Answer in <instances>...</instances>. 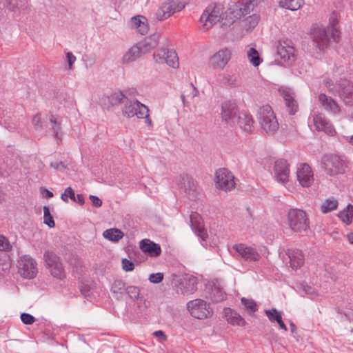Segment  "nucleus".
Masks as SVG:
<instances>
[{"instance_id": "obj_1", "label": "nucleus", "mask_w": 353, "mask_h": 353, "mask_svg": "<svg viewBox=\"0 0 353 353\" xmlns=\"http://www.w3.org/2000/svg\"><path fill=\"white\" fill-rule=\"evenodd\" d=\"M339 38V21L334 17H330V25L327 28L317 27L312 31V41L320 50H323L327 47L330 39L338 42Z\"/></svg>"}, {"instance_id": "obj_2", "label": "nucleus", "mask_w": 353, "mask_h": 353, "mask_svg": "<svg viewBox=\"0 0 353 353\" xmlns=\"http://www.w3.org/2000/svg\"><path fill=\"white\" fill-rule=\"evenodd\" d=\"M103 103L108 108H119V105L123 104L125 110H141V108L150 110L145 105L137 99H128L121 91L114 92L104 97Z\"/></svg>"}, {"instance_id": "obj_3", "label": "nucleus", "mask_w": 353, "mask_h": 353, "mask_svg": "<svg viewBox=\"0 0 353 353\" xmlns=\"http://www.w3.org/2000/svg\"><path fill=\"white\" fill-rule=\"evenodd\" d=\"M321 167L325 173L330 176L343 174L347 168V163L343 157L326 154L321 158Z\"/></svg>"}, {"instance_id": "obj_4", "label": "nucleus", "mask_w": 353, "mask_h": 353, "mask_svg": "<svg viewBox=\"0 0 353 353\" xmlns=\"http://www.w3.org/2000/svg\"><path fill=\"white\" fill-rule=\"evenodd\" d=\"M172 285L177 294L190 295L197 290V279L193 275H172Z\"/></svg>"}, {"instance_id": "obj_5", "label": "nucleus", "mask_w": 353, "mask_h": 353, "mask_svg": "<svg viewBox=\"0 0 353 353\" xmlns=\"http://www.w3.org/2000/svg\"><path fill=\"white\" fill-rule=\"evenodd\" d=\"M288 223L294 232L302 233L310 228V221L306 213L300 209H290L288 213Z\"/></svg>"}, {"instance_id": "obj_6", "label": "nucleus", "mask_w": 353, "mask_h": 353, "mask_svg": "<svg viewBox=\"0 0 353 353\" xmlns=\"http://www.w3.org/2000/svg\"><path fill=\"white\" fill-rule=\"evenodd\" d=\"M253 8L254 5L250 0L239 1L229 8L225 12V19L230 24H232L236 20L250 14Z\"/></svg>"}, {"instance_id": "obj_7", "label": "nucleus", "mask_w": 353, "mask_h": 353, "mask_svg": "<svg viewBox=\"0 0 353 353\" xmlns=\"http://www.w3.org/2000/svg\"><path fill=\"white\" fill-rule=\"evenodd\" d=\"M157 46V41L152 40L151 38L146 39L143 43L132 46L128 50L125 52L122 58V63L128 64L136 61L140 57L143 50L148 51L152 48H154Z\"/></svg>"}, {"instance_id": "obj_8", "label": "nucleus", "mask_w": 353, "mask_h": 353, "mask_svg": "<svg viewBox=\"0 0 353 353\" xmlns=\"http://www.w3.org/2000/svg\"><path fill=\"white\" fill-rule=\"evenodd\" d=\"M47 268L51 275L58 279L65 278V272L60 258L53 252L46 251L43 255Z\"/></svg>"}, {"instance_id": "obj_9", "label": "nucleus", "mask_w": 353, "mask_h": 353, "mask_svg": "<svg viewBox=\"0 0 353 353\" xmlns=\"http://www.w3.org/2000/svg\"><path fill=\"white\" fill-rule=\"evenodd\" d=\"M187 308L190 314L198 319H207L210 317L213 312L210 305L205 301L200 299H196L188 302Z\"/></svg>"}, {"instance_id": "obj_10", "label": "nucleus", "mask_w": 353, "mask_h": 353, "mask_svg": "<svg viewBox=\"0 0 353 353\" xmlns=\"http://www.w3.org/2000/svg\"><path fill=\"white\" fill-rule=\"evenodd\" d=\"M184 8L185 4L181 0H168L163 2L157 10L156 19L160 21H164Z\"/></svg>"}, {"instance_id": "obj_11", "label": "nucleus", "mask_w": 353, "mask_h": 353, "mask_svg": "<svg viewBox=\"0 0 353 353\" xmlns=\"http://www.w3.org/2000/svg\"><path fill=\"white\" fill-rule=\"evenodd\" d=\"M37 265L36 261L31 256L23 255L18 261V272L23 278L32 279L37 276Z\"/></svg>"}, {"instance_id": "obj_12", "label": "nucleus", "mask_w": 353, "mask_h": 353, "mask_svg": "<svg viewBox=\"0 0 353 353\" xmlns=\"http://www.w3.org/2000/svg\"><path fill=\"white\" fill-rule=\"evenodd\" d=\"M232 57L231 50L223 48L213 54L208 60V66L213 70H222Z\"/></svg>"}, {"instance_id": "obj_13", "label": "nucleus", "mask_w": 353, "mask_h": 353, "mask_svg": "<svg viewBox=\"0 0 353 353\" xmlns=\"http://www.w3.org/2000/svg\"><path fill=\"white\" fill-rule=\"evenodd\" d=\"M259 124L268 134H274L279 129V124L274 112H259Z\"/></svg>"}, {"instance_id": "obj_14", "label": "nucleus", "mask_w": 353, "mask_h": 353, "mask_svg": "<svg viewBox=\"0 0 353 353\" xmlns=\"http://www.w3.org/2000/svg\"><path fill=\"white\" fill-rule=\"evenodd\" d=\"M221 18L223 19L220 8L217 6H209L201 14L200 21L208 30L219 21Z\"/></svg>"}, {"instance_id": "obj_15", "label": "nucleus", "mask_w": 353, "mask_h": 353, "mask_svg": "<svg viewBox=\"0 0 353 353\" xmlns=\"http://www.w3.org/2000/svg\"><path fill=\"white\" fill-rule=\"evenodd\" d=\"M216 183L219 188L225 192L230 191L235 187L234 176L225 168H221L216 172Z\"/></svg>"}, {"instance_id": "obj_16", "label": "nucleus", "mask_w": 353, "mask_h": 353, "mask_svg": "<svg viewBox=\"0 0 353 353\" xmlns=\"http://www.w3.org/2000/svg\"><path fill=\"white\" fill-rule=\"evenodd\" d=\"M296 178L302 187L311 186L314 180L311 167L306 163H300L297 166Z\"/></svg>"}, {"instance_id": "obj_17", "label": "nucleus", "mask_w": 353, "mask_h": 353, "mask_svg": "<svg viewBox=\"0 0 353 353\" xmlns=\"http://www.w3.org/2000/svg\"><path fill=\"white\" fill-rule=\"evenodd\" d=\"M274 176L278 182L285 183L289 180L290 164L287 160L279 159L275 161L274 168Z\"/></svg>"}, {"instance_id": "obj_18", "label": "nucleus", "mask_w": 353, "mask_h": 353, "mask_svg": "<svg viewBox=\"0 0 353 353\" xmlns=\"http://www.w3.org/2000/svg\"><path fill=\"white\" fill-rule=\"evenodd\" d=\"M339 88V95L345 105H353V83L347 79H341L337 82Z\"/></svg>"}, {"instance_id": "obj_19", "label": "nucleus", "mask_w": 353, "mask_h": 353, "mask_svg": "<svg viewBox=\"0 0 353 353\" xmlns=\"http://www.w3.org/2000/svg\"><path fill=\"white\" fill-rule=\"evenodd\" d=\"M313 123L316 130L323 131L326 134L333 135L335 132L332 123L322 112H316L312 115Z\"/></svg>"}, {"instance_id": "obj_20", "label": "nucleus", "mask_w": 353, "mask_h": 353, "mask_svg": "<svg viewBox=\"0 0 353 353\" xmlns=\"http://www.w3.org/2000/svg\"><path fill=\"white\" fill-rule=\"evenodd\" d=\"M190 225L194 233L199 237L203 241H206L208 239V234L204 228L203 221L200 214L192 212L190 216Z\"/></svg>"}, {"instance_id": "obj_21", "label": "nucleus", "mask_w": 353, "mask_h": 353, "mask_svg": "<svg viewBox=\"0 0 353 353\" xmlns=\"http://www.w3.org/2000/svg\"><path fill=\"white\" fill-rule=\"evenodd\" d=\"M232 250L247 261H256L261 258V255L255 249L245 244H235L232 246Z\"/></svg>"}, {"instance_id": "obj_22", "label": "nucleus", "mask_w": 353, "mask_h": 353, "mask_svg": "<svg viewBox=\"0 0 353 353\" xmlns=\"http://www.w3.org/2000/svg\"><path fill=\"white\" fill-rule=\"evenodd\" d=\"M183 186L181 188L183 189L185 193L190 199L195 200L198 199L199 194V189L194 180L189 176H186L183 178Z\"/></svg>"}, {"instance_id": "obj_23", "label": "nucleus", "mask_w": 353, "mask_h": 353, "mask_svg": "<svg viewBox=\"0 0 353 353\" xmlns=\"http://www.w3.org/2000/svg\"><path fill=\"white\" fill-rule=\"evenodd\" d=\"M237 123L245 132L250 133L254 129V119L249 112H237Z\"/></svg>"}, {"instance_id": "obj_24", "label": "nucleus", "mask_w": 353, "mask_h": 353, "mask_svg": "<svg viewBox=\"0 0 353 353\" xmlns=\"http://www.w3.org/2000/svg\"><path fill=\"white\" fill-rule=\"evenodd\" d=\"M139 247L144 253L148 254L150 256H158L161 253L160 245L148 239L141 240Z\"/></svg>"}, {"instance_id": "obj_25", "label": "nucleus", "mask_w": 353, "mask_h": 353, "mask_svg": "<svg viewBox=\"0 0 353 353\" xmlns=\"http://www.w3.org/2000/svg\"><path fill=\"white\" fill-rule=\"evenodd\" d=\"M286 254L290 259V267L297 270L304 263V256L302 252L298 249H288Z\"/></svg>"}, {"instance_id": "obj_26", "label": "nucleus", "mask_w": 353, "mask_h": 353, "mask_svg": "<svg viewBox=\"0 0 353 353\" xmlns=\"http://www.w3.org/2000/svg\"><path fill=\"white\" fill-rule=\"evenodd\" d=\"M279 92H281L289 110H297L298 103L294 99V92L289 88H281L279 89Z\"/></svg>"}, {"instance_id": "obj_27", "label": "nucleus", "mask_w": 353, "mask_h": 353, "mask_svg": "<svg viewBox=\"0 0 353 353\" xmlns=\"http://www.w3.org/2000/svg\"><path fill=\"white\" fill-rule=\"evenodd\" d=\"M277 54L283 63H291L294 60V48L280 44L277 47Z\"/></svg>"}, {"instance_id": "obj_28", "label": "nucleus", "mask_w": 353, "mask_h": 353, "mask_svg": "<svg viewBox=\"0 0 353 353\" xmlns=\"http://www.w3.org/2000/svg\"><path fill=\"white\" fill-rule=\"evenodd\" d=\"M318 101L321 107L325 110H340L337 102L325 93H320L319 94Z\"/></svg>"}, {"instance_id": "obj_29", "label": "nucleus", "mask_w": 353, "mask_h": 353, "mask_svg": "<svg viewBox=\"0 0 353 353\" xmlns=\"http://www.w3.org/2000/svg\"><path fill=\"white\" fill-rule=\"evenodd\" d=\"M224 315L227 321L232 325L244 326L245 321L236 311L230 308H224Z\"/></svg>"}, {"instance_id": "obj_30", "label": "nucleus", "mask_w": 353, "mask_h": 353, "mask_svg": "<svg viewBox=\"0 0 353 353\" xmlns=\"http://www.w3.org/2000/svg\"><path fill=\"white\" fill-rule=\"evenodd\" d=\"M131 25L142 35L148 33L149 27L145 17L137 15L131 18Z\"/></svg>"}, {"instance_id": "obj_31", "label": "nucleus", "mask_w": 353, "mask_h": 353, "mask_svg": "<svg viewBox=\"0 0 353 353\" xmlns=\"http://www.w3.org/2000/svg\"><path fill=\"white\" fill-rule=\"evenodd\" d=\"M128 286L122 280H116L111 286V292L113 296L117 300H121L124 295L126 294Z\"/></svg>"}, {"instance_id": "obj_32", "label": "nucleus", "mask_w": 353, "mask_h": 353, "mask_svg": "<svg viewBox=\"0 0 353 353\" xmlns=\"http://www.w3.org/2000/svg\"><path fill=\"white\" fill-rule=\"evenodd\" d=\"M6 6L11 12H19L27 9L28 0H6Z\"/></svg>"}, {"instance_id": "obj_33", "label": "nucleus", "mask_w": 353, "mask_h": 353, "mask_svg": "<svg viewBox=\"0 0 353 353\" xmlns=\"http://www.w3.org/2000/svg\"><path fill=\"white\" fill-rule=\"evenodd\" d=\"M103 236L112 242H118L124 236V233L119 229L110 228L103 232Z\"/></svg>"}, {"instance_id": "obj_34", "label": "nucleus", "mask_w": 353, "mask_h": 353, "mask_svg": "<svg viewBox=\"0 0 353 353\" xmlns=\"http://www.w3.org/2000/svg\"><path fill=\"white\" fill-rule=\"evenodd\" d=\"M303 2V0H281L279 5L281 8L295 11L301 7Z\"/></svg>"}, {"instance_id": "obj_35", "label": "nucleus", "mask_w": 353, "mask_h": 353, "mask_svg": "<svg viewBox=\"0 0 353 353\" xmlns=\"http://www.w3.org/2000/svg\"><path fill=\"white\" fill-rule=\"evenodd\" d=\"M337 207H338L337 200L332 198V199H325L323 202V203L321 206V209L323 213H328V212H330L336 210L337 208Z\"/></svg>"}, {"instance_id": "obj_36", "label": "nucleus", "mask_w": 353, "mask_h": 353, "mask_svg": "<svg viewBox=\"0 0 353 353\" xmlns=\"http://www.w3.org/2000/svg\"><path fill=\"white\" fill-rule=\"evenodd\" d=\"M249 61L254 66L256 67L261 64L262 59H261L258 51L254 48H250L247 52Z\"/></svg>"}, {"instance_id": "obj_37", "label": "nucleus", "mask_w": 353, "mask_h": 353, "mask_svg": "<svg viewBox=\"0 0 353 353\" xmlns=\"http://www.w3.org/2000/svg\"><path fill=\"white\" fill-rule=\"evenodd\" d=\"M210 299L214 302H220L226 299V294L219 288L212 289Z\"/></svg>"}, {"instance_id": "obj_38", "label": "nucleus", "mask_w": 353, "mask_h": 353, "mask_svg": "<svg viewBox=\"0 0 353 353\" xmlns=\"http://www.w3.org/2000/svg\"><path fill=\"white\" fill-rule=\"evenodd\" d=\"M169 66L176 68L179 66V59L177 54L174 50H169V54H167L166 60L165 61Z\"/></svg>"}, {"instance_id": "obj_39", "label": "nucleus", "mask_w": 353, "mask_h": 353, "mask_svg": "<svg viewBox=\"0 0 353 353\" xmlns=\"http://www.w3.org/2000/svg\"><path fill=\"white\" fill-rule=\"evenodd\" d=\"M169 50L167 48H160L154 53V59L157 63H163L166 60L167 54H169Z\"/></svg>"}, {"instance_id": "obj_40", "label": "nucleus", "mask_w": 353, "mask_h": 353, "mask_svg": "<svg viewBox=\"0 0 353 353\" xmlns=\"http://www.w3.org/2000/svg\"><path fill=\"white\" fill-rule=\"evenodd\" d=\"M265 313L271 322L277 323L281 319H282L281 312L275 308L267 310L265 311Z\"/></svg>"}, {"instance_id": "obj_41", "label": "nucleus", "mask_w": 353, "mask_h": 353, "mask_svg": "<svg viewBox=\"0 0 353 353\" xmlns=\"http://www.w3.org/2000/svg\"><path fill=\"white\" fill-rule=\"evenodd\" d=\"M323 83L330 93L333 94H337L339 93V88L337 86V83L335 84L331 79H324Z\"/></svg>"}, {"instance_id": "obj_42", "label": "nucleus", "mask_w": 353, "mask_h": 353, "mask_svg": "<svg viewBox=\"0 0 353 353\" xmlns=\"http://www.w3.org/2000/svg\"><path fill=\"white\" fill-rule=\"evenodd\" d=\"M43 223L48 225L50 228H54L55 225L54 221L50 214V208L48 206L43 208Z\"/></svg>"}, {"instance_id": "obj_43", "label": "nucleus", "mask_w": 353, "mask_h": 353, "mask_svg": "<svg viewBox=\"0 0 353 353\" xmlns=\"http://www.w3.org/2000/svg\"><path fill=\"white\" fill-rule=\"evenodd\" d=\"M241 303L245 306L248 312L250 313L256 312L258 309L255 301L252 299L242 298Z\"/></svg>"}, {"instance_id": "obj_44", "label": "nucleus", "mask_w": 353, "mask_h": 353, "mask_svg": "<svg viewBox=\"0 0 353 353\" xmlns=\"http://www.w3.org/2000/svg\"><path fill=\"white\" fill-rule=\"evenodd\" d=\"M126 294L132 301H135L139 298L140 290L137 286H128Z\"/></svg>"}, {"instance_id": "obj_45", "label": "nucleus", "mask_w": 353, "mask_h": 353, "mask_svg": "<svg viewBox=\"0 0 353 353\" xmlns=\"http://www.w3.org/2000/svg\"><path fill=\"white\" fill-rule=\"evenodd\" d=\"M50 122L52 124V130L54 132V136L55 138L60 139L59 131L61 130L60 121L57 117L52 116L50 118Z\"/></svg>"}, {"instance_id": "obj_46", "label": "nucleus", "mask_w": 353, "mask_h": 353, "mask_svg": "<svg viewBox=\"0 0 353 353\" xmlns=\"http://www.w3.org/2000/svg\"><path fill=\"white\" fill-rule=\"evenodd\" d=\"M338 216L343 223L349 225L352 223L353 212L349 213L347 210H344L339 213Z\"/></svg>"}, {"instance_id": "obj_47", "label": "nucleus", "mask_w": 353, "mask_h": 353, "mask_svg": "<svg viewBox=\"0 0 353 353\" xmlns=\"http://www.w3.org/2000/svg\"><path fill=\"white\" fill-rule=\"evenodd\" d=\"M237 112H221V117L223 120L228 124L234 123V119L237 118Z\"/></svg>"}, {"instance_id": "obj_48", "label": "nucleus", "mask_w": 353, "mask_h": 353, "mask_svg": "<svg viewBox=\"0 0 353 353\" xmlns=\"http://www.w3.org/2000/svg\"><path fill=\"white\" fill-rule=\"evenodd\" d=\"M68 197L70 198L72 201H76L74 191L70 187L67 188L65 190L64 193H63L61 196V199L66 203L68 202Z\"/></svg>"}, {"instance_id": "obj_49", "label": "nucleus", "mask_w": 353, "mask_h": 353, "mask_svg": "<svg viewBox=\"0 0 353 353\" xmlns=\"http://www.w3.org/2000/svg\"><path fill=\"white\" fill-rule=\"evenodd\" d=\"M12 249L10 241L3 235H0V250L9 251Z\"/></svg>"}, {"instance_id": "obj_50", "label": "nucleus", "mask_w": 353, "mask_h": 353, "mask_svg": "<svg viewBox=\"0 0 353 353\" xmlns=\"http://www.w3.org/2000/svg\"><path fill=\"white\" fill-rule=\"evenodd\" d=\"M236 104L234 101L227 100L221 103V110H236Z\"/></svg>"}, {"instance_id": "obj_51", "label": "nucleus", "mask_w": 353, "mask_h": 353, "mask_svg": "<svg viewBox=\"0 0 353 353\" xmlns=\"http://www.w3.org/2000/svg\"><path fill=\"white\" fill-rule=\"evenodd\" d=\"M222 83L224 85L235 86L237 83L236 77L234 75H225L222 79Z\"/></svg>"}, {"instance_id": "obj_52", "label": "nucleus", "mask_w": 353, "mask_h": 353, "mask_svg": "<svg viewBox=\"0 0 353 353\" xmlns=\"http://www.w3.org/2000/svg\"><path fill=\"white\" fill-rule=\"evenodd\" d=\"M21 320L26 325H32L34 323L35 318L28 313H22Z\"/></svg>"}, {"instance_id": "obj_53", "label": "nucleus", "mask_w": 353, "mask_h": 353, "mask_svg": "<svg viewBox=\"0 0 353 353\" xmlns=\"http://www.w3.org/2000/svg\"><path fill=\"white\" fill-rule=\"evenodd\" d=\"M148 279L152 283H159L163 279V274L161 272L152 273L150 275Z\"/></svg>"}, {"instance_id": "obj_54", "label": "nucleus", "mask_w": 353, "mask_h": 353, "mask_svg": "<svg viewBox=\"0 0 353 353\" xmlns=\"http://www.w3.org/2000/svg\"><path fill=\"white\" fill-rule=\"evenodd\" d=\"M124 116L128 118H131L134 116H137L139 119H145V116H147L148 112H123Z\"/></svg>"}, {"instance_id": "obj_55", "label": "nucleus", "mask_w": 353, "mask_h": 353, "mask_svg": "<svg viewBox=\"0 0 353 353\" xmlns=\"http://www.w3.org/2000/svg\"><path fill=\"white\" fill-rule=\"evenodd\" d=\"M122 268L125 271L130 272V271H132L134 270V265L131 261H130L127 259H122Z\"/></svg>"}, {"instance_id": "obj_56", "label": "nucleus", "mask_w": 353, "mask_h": 353, "mask_svg": "<svg viewBox=\"0 0 353 353\" xmlns=\"http://www.w3.org/2000/svg\"><path fill=\"white\" fill-rule=\"evenodd\" d=\"M259 16L256 14H253L250 16L247 19V23L249 24L250 28H254L259 22Z\"/></svg>"}, {"instance_id": "obj_57", "label": "nucleus", "mask_w": 353, "mask_h": 353, "mask_svg": "<svg viewBox=\"0 0 353 353\" xmlns=\"http://www.w3.org/2000/svg\"><path fill=\"white\" fill-rule=\"evenodd\" d=\"M301 289L306 294H310L311 296L316 295V292L314 288H313L311 286H309L307 285H302Z\"/></svg>"}, {"instance_id": "obj_58", "label": "nucleus", "mask_w": 353, "mask_h": 353, "mask_svg": "<svg viewBox=\"0 0 353 353\" xmlns=\"http://www.w3.org/2000/svg\"><path fill=\"white\" fill-rule=\"evenodd\" d=\"M89 198L93 206L96 208H99L102 205V201L98 196L90 195Z\"/></svg>"}, {"instance_id": "obj_59", "label": "nucleus", "mask_w": 353, "mask_h": 353, "mask_svg": "<svg viewBox=\"0 0 353 353\" xmlns=\"http://www.w3.org/2000/svg\"><path fill=\"white\" fill-rule=\"evenodd\" d=\"M66 58L68 63L69 68L71 69L73 63L76 61V57L72 52H69L66 54Z\"/></svg>"}, {"instance_id": "obj_60", "label": "nucleus", "mask_w": 353, "mask_h": 353, "mask_svg": "<svg viewBox=\"0 0 353 353\" xmlns=\"http://www.w3.org/2000/svg\"><path fill=\"white\" fill-rule=\"evenodd\" d=\"M188 90L190 92L191 97L194 98L199 94L198 90L191 83L188 86Z\"/></svg>"}, {"instance_id": "obj_61", "label": "nucleus", "mask_w": 353, "mask_h": 353, "mask_svg": "<svg viewBox=\"0 0 353 353\" xmlns=\"http://www.w3.org/2000/svg\"><path fill=\"white\" fill-rule=\"evenodd\" d=\"M41 117L40 114H37L32 119V123L36 126L41 127Z\"/></svg>"}, {"instance_id": "obj_62", "label": "nucleus", "mask_w": 353, "mask_h": 353, "mask_svg": "<svg viewBox=\"0 0 353 353\" xmlns=\"http://www.w3.org/2000/svg\"><path fill=\"white\" fill-rule=\"evenodd\" d=\"M154 335L160 338L161 340L165 341L166 339V336L164 332L161 330H157L154 332Z\"/></svg>"}, {"instance_id": "obj_63", "label": "nucleus", "mask_w": 353, "mask_h": 353, "mask_svg": "<svg viewBox=\"0 0 353 353\" xmlns=\"http://www.w3.org/2000/svg\"><path fill=\"white\" fill-rule=\"evenodd\" d=\"M50 166L54 169H59L60 168H64V165L62 161L52 162Z\"/></svg>"}, {"instance_id": "obj_64", "label": "nucleus", "mask_w": 353, "mask_h": 353, "mask_svg": "<svg viewBox=\"0 0 353 353\" xmlns=\"http://www.w3.org/2000/svg\"><path fill=\"white\" fill-rule=\"evenodd\" d=\"M74 202H77L81 205H83L84 203V197L83 194H77L76 196V201H74Z\"/></svg>"}]
</instances>
